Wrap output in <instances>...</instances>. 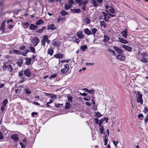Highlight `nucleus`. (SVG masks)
<instances>
[{
  "mask_svg": "<svg viewBox=\"0 0 148 148\" xmlns=\"http://www.w3.org/2000/svg\"><path fill=\"white\" fill-rule=\"evenodd\" d=\"M137 95H136L137 101L138 103H140L141 105H142L143 102V100L142 99L143 95L139 91H138Z\"/></svg>",
  "mask_w": 148,
  "mask_h": 148,
  "instance_id": "nucleus-1",
  "label": "nucleus"
},
{
  "mask_svg": "<svg viewBox=\"0 0 148 148\" xmlns=\"http://www.w3.org/2000/svg\"><path fill=\"white\" fill-rule=\"evenodd\" d=\"M3 69L4 70H7L10 72H12L13 71V69L10 64L4 65Z\"/></svg>",
  "mask_w": 148,
  "mask_h": 148,
  "instance_id": "nucleus-2",
  "label": "nucleus"
},
{
  "mask_svg": "<svg viewBox=\"0 0 148 148\" xmlns=\"http://www.w3.org/2000/svg\"><path fill=\"white\" fill-rule=\"evenodd\" d=\"M32 72L29 69H27L24 71V74L27 77H30L32 75Z\"/></svg>",
  "mask_w": 148,
  "mask_h": 148,
  "instance_id": "nucleus-3",
  "label": "nucleus"
},
{
  "mask_svg": "<svg viewBox=\"0 0 148 148\" xmlns=\"http://www.w3.org/2000/svg\"><path fill=\"white\" fill-rule=\"evenodd\" d=\"M33 40L34 41V47L36 46L40 42L39 38L37 36H35Z\"/></svg>",
  "mask_w": 148,
  "mask_h": 148,
  "instance_id": "nucleus-4",
  "label": "nucleus"
},
{
  "mask_svg": "<svg viewBox=\"0 0 148 148\" xmlns=\"http://www.w3.org/2000/svg\"><path fill=\"white\" fill-rule=\"evenodd\" d=\"M122 47L124 49L128 51L131 52L132 50V47L129 46L123 45L122 46Z\"/></svg>",
  "mask_w": 148,
  "mask_h": 148,
  "instance_id": "nucleus-5",
  "label": "nucleus"
},
{
  "mask_svg": "<svg viewBox=\"0 0 148 148\" xmlns=\"http://www.w3.org/2000/svg\"><path fill=\"white\" fill-rule=\"evenodd\" d=\"M11 138L16 142H17L19 139L18 135L17 134H14L12 135L11 136Z\"/></svg>",
  "mask_w": 148,
  "mask_h": 148,
  "instance_id": "nucleus-6",
  "label": "nucleus"
},
{
  "mask_svg": "<svg viewBox=\"0 0 148 148\" xmlns=\"http://www.w3.org/2000/svg\"><path fill=\"white\" fill-rule=\"evenodd\" d=\"M114 49L116 52H117L118 54H121L123 52V51L121 49L116 46H114Z\"/></svg>",
  "mask_w": 148,
  "mask_h": 148,
  "instance_id": "nucleus-7",
  "label": "nucleus"
},
{
  "mask_svg": "<svg viewBox=\"0 0 148 148\" xmlns=\"http://www.w3.org/2000/svg\"><path fill=\"white\" fill-rule=\"evenodd\" d=\"M83 90L86 92L93 95L95 93V90L94 89L89 90L86 88H84L83 89Z\"/></svg>",
  "mask_w": 148,
  "mask_h": 148,
  "instance_id": "nucleus-8",
  "label": "nucleus"
},
{
  "mask_svg": "<svg viewBox=\"0 0 148 148\" xmlns=\"http://www.w3.org/2000/svg\"><path fill=\"white\" fill-rule=\"evenodd\" d=\"M116 58L117 59H119L121 61H124L125 59V57L123 55H118L116 56Z\"/></svg>",
  "mask_w": 148,
  "mask_h": 148,
  "instance_id": "nucleus-9",
  "label": "nucleus"
},
{
  "mask_svg": "<svg viewBox=\"0 0 148 148\" xmlns=\"http://www.w3.org/2000/svg\"><path fill=\"white\" fill-rule=\"evenodd\" d=\"M118 41L124 44H127L128 43V41L121 38H118Z\"/></svg>",
  "mask_w": 148,
  "mask_h": 148,
  "instance_id": "nucleus-10",
  "label": "nucleus"
},
{
  "mask_svg": "<svg viewBox=\"0 0 148 148\" xmlns=\"http://www.w3.org/2000/svg\"><path fill=\"white\" fill-rule=\"evenodd\" d=\"M56 29V26L53 24H51L48 25L47 29L50 30H53Z\"/></svg>",
  "mask_w": 148,
  "mask_h": 148,
  "instance_id": "nucleus-11",
  "label": "nucleus"
},
{
  "mask_svg": "<svg viewBox=\"0 0 148 148\" xmlns=\"http://www.w3.org/2000/svg\"><path fill=\"white\" fill-rule=\"evenodd\" d=\"M71 11L72 13H78L81 12L80 9L78 8L71 9Z\"/></svg>",
  "mask_w": 148,
  "mask_h": 148,
  "instance_id": "nucleus-12",
  "label": "nucleus"
},
{
  "mask_svg": "<svg viewBox=\"0 0 148 148\" xmlns=\"http://www.w3.org/2000/svg\"><path fill=\"white\" fill-rule=\"evenodd\" d=\"M6 21L4 20L1 23V26L0 27V30H1L3 31H4L5 30V22Z\"/></svg>",
  "mask_w": 148,
  "mask_h": 148,
  "instance_id": "nucleus-13",
  "label": "nucleus"
},
{
  "mask_svg": "<svg viewBox=\"0 0 148 148\" xmlns=\"http://www.w3.org/2000/svg\"><path fill=\"white\" fill-rule=\"evenodd\" d=\"M38 27V26L35 25L33 24H31L30 26H29V29L32 30H34L37 29Z\"/></svg>",
  "mask_w": 148,
  "mask_h": 148,
  "instance_id": "nucleus-14",
  "label": "nucleus"
},
{
  "mask_svg": "<svg viewBox=\"0 0 148 148\" xmlns=\"http://www.w3.org/2000/svg\"><path fill=\"white\" fill-rule=\"evenodd\" d=\"M77 35L80 39L82 38L84 36V35L83 34L82 32L80 31L77 33Z\"/></svg>",
  "mask_w": 148,
  "mask_h": 148,
  "instance_id": "nucleus-15",
  "label": "nucleus"
},
{
  "mask_svg": "<svg viewBox=\"0 0 148 148\" xmlns=\"http://www.w3.org/2000/svg\"><path fill=\"white\" fill-rule=\"evenodd\" d=\"M32 58H25V60H26V62H25V64L27 65H29L31 64V61L32 60Z\"/></svg>",
  "mask_w": 148,
  "mask_h": 148,
  "instance_id": "nucleus-16",
  "label": "nucleus"
},
{
  "mask_svg": "<svg viewBox=\"0 0 148 148\" xmlns=\"http://www.w3.org/2000/svg\"><path fill=\"white\" fill-rule=\"evenodd\" d=\"M66 20V18L65 17H62L61 16H60L58 17L57 21L58 23H60L61 21L62 22H64Z\"/></svg>",
  "mask_w": 148,
  "mask_h": 148,
  "instance_id": "nucleus-17",
  "label": "nucleus"
},
{
  "mask_svg": "<svg viewBox=\"0 0 148 148\" xmlns=\"http://www.w3.org/2000/svg\"><path fill=\"white\" fill-rule=\"evenodd\" d=\"M121 34L123 37L125 38H127V30H124L121 32Z\"/></svg>",
  "mask_w": 148,
  "mask_h": 148,
  "instance_id": "nucleus-18",
  "label": "nucleus"
},
{
  "mask_svg": "<svg viewBox=\"0 0 148 148\" xmlns=\"http://www.w3.org/2000/svg\"><path fill=\"white\" fill-rule=\"evenodd\" d=\"M48 54L50 55L51 56L53 53V49L52 47H51L48 50Z\"/></svg>",
  "mask_w": 148,
  "mask_h": 148,
  "instance_id": "nucleus-19",
  "label": "nucleus"
},
{
  "mask_svg": "<svg viewBox=\"0 0 148 148\" xmlns=\"http://www.w3.org/2000/svg\"><path fill=\"white\" fill-rule=\"evenodd\" d=\"M84 32L85 34H87L88 35L92 34L91 31L89 30L88 28L84 29Z\"/></svg>",
  "mask_w": 148,
  "mask_h": 148,
  "instance_id": "nucleus-20",
  "label": "nucleus"
},
{
  "mask_svg": "<svg viewBox=\"0 0 148 148\" xmlns=\"http://www.w3.org/2000/svg\"><path fill=\"white\" fill-rule=\"evenodd\" d=\"M63 54L59 53L55 55L54 56L56 58H61L63 57Z\"/></svg>",
  "mask_w": 148,
  "mask_h": 148,
  "instance_id": "nucleus-21",
  "label": "nucleus"
},
{
  "mask_svg": "<svg viewBox=\"0 0 148 148\" xmlns=\"http://www.w3.org/2000/svg\"><path fill=\"white\" fill-rule=\"evenodd\" d=\"M102 13L104 17L103 19L105 20L106 22L108 21V19L107 18V16L108 17V16L107 14L104 12H102Z\"/></svg>",
  "mask_w": 148,
  "mask_h": 148,
  "instance_id": "nucleus-22",
  "label": "nucleus"
},
{
  "mask_svg": "<svg viewBox=\"0 0 148 148\" xmlns=\"http://www.w3.org/2000/svg\"><path fill=\"white\" fill-rule=\"evenodd\" d=\"M103 37L104 38L103 40V41L105 43L107 42L110 40L109 38L106 35H104Z\"/></svg>",
  "mask_w": 148,
  "mask_h": 148,
  "instance_id": "nucleus-23",
  "label": "nucleus"
},
{
  "mask_svg": "<svg viewBox=\"0 0 148 148\" xmlns=\"http://www.w3.org/2000/svg\"><path fill=\"white\" fill-rule=\"evenodd\" d=\"M44 23V21L42 19H40L38 20L35 23V24L36 25H40L41 24L43 23Z\"/></svg>",
  "mask_w": 148,
  "mask_h": 148,
  "instance_id": "nucleus-24",
  "label": "nucleus"
},
{
  "mask_svg": "<svg viewBox=\"0 0 148 148\" xmlns=\"http://www.w3.org/2000/svg\"><path fill=\"white\" fill-rule=\"evenodd\" d=\"M84 23L86 24H89L90 23V20L88 17H87L84 21Z\"/></svg>",
  "mask_w": 148,
  "mask_h": 148,
  "instance_id": "nucleus-25",
  "label": "nucleus"
},
{
  "mask_svg": "<svg viewBox=\"0 0 148 148\" xmlns=\"http://www.w3.org/2000/svg\"><path fill=\"white\" fill-rule=\"evenodd\" d=\"M140 54L142 56V58L145 57V56H147V52H143V53H141L140 52H138V55H139Z\"/></svg>",
  "mask_w": 148,
  "mask_h": 148,
  "instance_id": "nucleus-26",
  "label": "nucleus"
},
{
  "mask_svg": "<svg viewBox=\"0 0 148 148\" xmlns=\"http://www.w3.org/2000/svg\"><path fill=\"white\" fill-rule=\"evenodd\" d=\"M52 44L53 45L56 47H59L60 45L59 43L57 41H53L52 43Z\"/></svg>",
  "mask_w": 148,
  "mask_h": 148,
  "instance_id": "nucleus-27",
  "label": "nucleus"
},
{
  "mask_svg": "<svg viewBox=\"0 0 148 148\" xmlns=\"http://www.w3.org/2000/svg\"><path fill=\"white\" fill-rule=\"evenodd\" d=\"M72 40L73 42H75L77 43V44L79 43L80 41V40L78 39L77 38L75 37H73L72 38Z\"/></svg>",
  "mask_w": 148,
  "mask_h": 148,
  "instance_id": "nucleus-28",
  "label": "nucleus"
},
{
  "mask_svg": "<svg viewBox=\"0 0 148 148\" xmlns=\"http://www.w3.org/2000/svg\"><path fill=\"white\" fill-rule=\"evenodd\" d=\"M71 7V6L67 5L66 3L65 4L64 8L65 10H68Z\"/></svg>",
  "mask_w": 148,
  "mask_h": 148,
  "instance_id": "nucleus-29",
  "label": "nucleus"
},
{
  "mask_svg": "<svg viewBox=\"0 0 148 148\" xmlns=\"http://www.w3.org/2000/svg\"><path fill=\"white\" fill-rule=\"evenodd\" d=\"M18 66H21L23 63V60L22 59H19L16 62Z\"/></svg>",
  "mask_w": 148,
  "mask_h": 148,
  "instance_id": "nucleus-30",
  "label": "nucleus"
},
{
  "mask_svg": "<svg viewBox=\"0 0 148 148\" xmlns=\"http://www.w3.org/2000/svg\"><path fill=\"white\" fill-rule=\"evenodd\" d=\"M71 106V105L70 103L68 102H66V103L64 108L66 109H68L70 108Z\"/></svg>",
  "mask_w": 148,
  "mask_h": 148,
  "instance_id": "nucleus-31",
  "label": "nucleus"
},
{
  "mask_svg": "<svg viewBox=\"0 0 148 148\" xmlns=\"http://www.w3.org/2000/svg\"><path fill=\"white\" fill-rule=\"evenodd\" d=\"M8 99L7 98L5 99L2 103V105L6 106V104L8 103Z\"/></svg>",
  "mask_w": 148,
  "mask_h": 148,
  "instance_id": "nucleus-32",
  "label": "nucleus"
},
{
  "mask_svg": "<svg viewBox=\"0 0 148 148\" xmlns=\"http://www.w3.org/2000/svg\"><path fill=\"white\" fill-rule=\"evenodd\" d=\"M60 13L62 16H64L68 14V12L63 10L60 12Z\"/></svg>",
  "mask_w": 148,
  "mask_h": 148,
  "instance_id": "nucleus-33",
  "label": "nucleus"
},
{
  "mask_svg": "<svg viewBox=\"0 0 148 148\" xmlns=\"http://www.w3.org/2000/svg\"><path fill=\"white\" fill-rule=\"evenodd\" d=\"M91 1L94 7H96L98 6L95 0H92Z\"/></svg>",
  "mask_w": 148,
  "mask_h": 148,
  "instance_id": "nucleus-34",
  "label": "nucleus"
},
{
  "mask_svg": "<svg viewBox=\"0 0 148 148\" xmlns=\"http://www.w3.org/2000/svg\"><path fill=\"white\" fill-rule=\"evenodd\" d=\"M13 51L14 53H16L17 55H20L21 54L22 52L21 51H20L18 50H13Z\"/></svg>",
  "mask_w": 148,
  "mask_h": 148,
  "instance_id": "nucleus-35",
  "label": "nucleus"
},
{
  "mask_svg": "<svg viewBox=\"0 0 148 148\" xmlns=\"http://www.w3.org/2000/svg\"><path fill=\"white\" fill-rule=\"evenodd\" d=\"M80 48L83 51H84L87 48V47L86 45H84L81 46Z\"/></svg>",
  "mask_w": 148,
  "mask_h": 148,
  "instance_id": "nucleus-36",
  "label": "nucleus"
},
{
  "mask_svg": "<svg viewBox=\"0 0 148 148\" xmlns=\"http://www.w3.org/2000/svg\"><path fill=\"white\" fill-rule=\"evenodd\" d=\"M140 61L143 62L147 63L148 62V60L147 58L145 57L142 58V59L140 60Z\"/></svg>",
  "mask_w": 148,
  "mask_h": 148,
  "instance_id": "nucleus-37",
  "label": "nucleus"
},
{
  "mask_svg": "<svg viewBox=\"0 0 148 148\" xmlns=\"http://www.w3.org/2000/svg\"><path fill=\"white\" fill-rule=\"evenodd\" d=\"M23 25L24 26V27L25 28H27L29 26V23L28 22H26L25 23L23 24Z\"/></svg>",
  "mask_w": 148,
  "mask_h": 148,
  "instance_id": "nucleus-38",
  "label": "nucleus"
},
{
  "mask_svg": "<svg viewBox=\"0 0 148 148\" xmlns=\"http://www.w3.org/2000/svg\"><path fill=\"white\" fill-rule=\"evenodd\" d=\"M95 116H96L97 118H99L102 116V115L99 112H95Z\"/></svg>",
  "mask_w": 148,
  "mask_h": 148,
  "instance_id": "nucleus-39",
  "label": "nucleus"
},
{
  "mask_svg": "<svg viewBox=\"0 0 148 148\" xmlns=\"http://www.w3.org/2000/svg\"><path fill=\"white\" fill-rule=\"evenodd\" d=\"M68 71L66 70L64 68L62 69H61L60 70V72L64 74H65L66 73H67Z\"/></svg>",
  "mask_w": 148,
  "mask_h": 148,
  "instance_id": "nucleus-40",
  "label": "nucleus"
},
{
  "mask_svg": "<svg viewBox=\"0 0 148 148\" xmlns=\"http://www.w3.org/2000/svg\"><path fill=\"white\" fill-rule=\"evenodd\" d=\"M108 11L111 13H114L115 12L114 9L112 7L110 8V9H108Z\"/></svg>",
  "mask_w": 148,
  "mask_h": 148,
  "instance_id": "nucleus-41",
  "label": "nucleus"
},
{
  "mask_svg": "<svg viewBox=\"0 0 148 148\" xmlns=\"http://www.w3.org/2000/svg\"><path fill=\"white\" fill-rule=\"evenodd\" d=\"M138 116L139 118L140 119V120H142L143 119V115L142 113H140L138 114Z\"/></svg>",
  "mask_w": 148,
  "mask_h": 148,
  "instance_id": "nucleus-42",
  "label": "nucleus"
},
{
  "mask_svg": "<svg viewBox=\"0 0 148 148\" xmlns=\"http://www.w3.org/2000/svg\"><path fill=\"white\" fill-rule=\"evenodd\" d=\"M74 3V1L73 0H69L68 1V4L69 5L71 6Z\"/></svg>",
  "mask_w": 148,
  "mask_h": 148,
  "instance_id": "nucleus-43",
  "label": "nucleus"
},
{
  "mask_svg": "<svg viewBox=\"0 0 148 148\" xmlns=\"http://www.w3.org/2000/svg\"><path fill=\"white\" fill-rule=\"evenodd\" d=\"M53 101L52 100L50 99L49 100V101L48 102H47L46 105V106L47 107H49L50 106L49 105V104L53 102Z\"/></svg>",
  "mask_w": 148,
  "mask_h": 148,
  "instance_id": "nucleus-44",
  "label": "nucleus"
},
{
  "mask_svg": "<svg viewBox=\"0 0 148 148\" xmlns=\"http://www.w3.org/2000/svg\"><path fill=\"white\" fill-rule=\"evenodd\" d=\"M145 124L146 125L148 121V114H147L144 119Z\"/></svg>",
  "mask_w": 148,
  "mask_h": 148,
  "instance_id": "nucleus-45",
  "label": "nucleus"
},
{
  "mask_svg": "<svg viewBox=\"0 0 148 148\" xmlns=\"http://www.w3.org/2000/svg\"><path fill=\"white\" fill-rule=\"evenodd\" d=\"M48 36L47 35H45L43 36L42 40L46 41L48 39Z\"/></svg>",
  "mask_w": 148,
  "mask_h": 148,
  "instance_id": "nucleus-46",
  "label": "nucleus"
},
{
  "mask_svg": "<svg viewBox=\"0 0 148 148\" xmlns=\"http://www.w3.org/2000/svg\"><path fill=\"white\" fill-rule=\"evenodd\" d=\"M143 112L145 114H146L148 112V108L147 107L144 108L143 110Z\"/></svg>",
  "mask_w": 148,
  "mask_h": 148,
  "instance_id": "nucleus-47",
  "label": "nucleus"
},
{
  "mask_svg": "<svg viewBox=\"0 0 148 148\" xmlns=\"http://www.w3.org/2000/svg\"><path fill=\"white\" fill-rule=\"evenodd\" d=\"M64 68L68 71L69 68V67L68 65L66 64L64 65Z\"/></svg>",
  "mask_w": 148,
  "mask_h": 148,
  "instance_id": "nucleus-48",
  "label": "nucleus"
},
{
  "mask_svg": "<svg viewBox=\"0 0 148 148\" xmlns=\"http://www.w3.org/2000/svg\"><path fill=\"white\" fill-rule=\"evenodd\" d=\"M64 68L68 71L69 68V67L68 65L66 64L64 65Z\"/></svg>",
  "mask_w": 148,
  "mask_h": 148,
  "instance_id": "nucleus-49",
  "label": "nucleus"
},
{
  "mask_svg": "<svg viewBox=\"0 0 148 148\" xmlns=\"http://www.w3.org/2000/svg\"><path fill=\"white\" fill-rule=\"evenodd\" d=\"M24 91H25V93L26 94H27L28 95H29V94H30L31 93V91L27 89H25Z\"/></svg>",
  "mask_w": 148,
  "mask_h": 148,
  "instance_id": "nucleus-50",
  "label": "nucleus"
},
{
  "mask_svg": "<svg viewBox=\"0 0 148 148\" xmlns=\"http://www.w3.org/2000/svg\"><path fill=\"white\" fill-rule=\"evenodd\" d=\"M26 48L25 46L23 45L21 46L19 48V49L21 51H23Z\"/></svg>",
  "mask_w": 148,
  "mask_h": 148,
  "instance_id": "nucleus-51",
  "label": "nucleus"
},
{
  "mask_svg": "<svg viewBox=\"0 0 148 148\" xmlns=\"http://www.w3.org/2000/svg\"><path fill=\"white\" fill-rule=\"evenodd\" d=\"M92 34L95 35L97 31V29L96 28H93L92 29Z\"/></svg>",
  "mask_w": 148,
  "mask_h": 148,
  "instance_id": "nucleus-52",
  "label": "nucleus"
},
{
  "mask_svg": "<svg viewBox=\"0 0 148 148\" xmlns=\"http://www.w3.org/2000/svg\"><path fill=\"white\" fill-rule=\"evenodd\" d=\"M29 48H30V50H31V51L32 52H33V53H35V49H34V48L33 47H30Z\"/></svg>",
  "mask_w": 148,
  "mask_h": 148,
  "instance_id": "nucleus-53",
  "label": "nucleus"
},
{
  "mask_svg": "<svg viewBox=\"0 0 148 148\" xmlns=\"http://www.w3.org/2000/svg\"><path fill=\"white\" fill-rule=\"evenodd\" d=\"M108 18H110L111 17H114L115 16V15L112 14L110 13H108Z\"/></svg>",
  "mask_w": 148,
  "mask_h": 148,
  "instance_id": "nucleus-54",
  "label": "nucleus"
},
{
  "mask_svg": "<svg viewBox=\"0 0 148 148\" xmlns=\"http://www.w3.org/2000/svg\"><path fill=\"white\" fill-rule=\"evenodd\" d=\"M100 131L101 134L103 133L104 131V128L103 126H101V127L100 128Z\"/></svg>",
  "mask_w": 148,
  "mask_h": 148,
  "instance_id": "nucleus-55",
  "label": "nucleus"
},
{
  "mask_svg": "<svg viewBox=\"0 0 148 148\" xmlns=\"http://www.w3.org/2000/svg\"><path fill=\"white\" fill-rule=\"evenodd\" d=\"M108 51L110 52L111 53H112L113 54V55L114 56H116V54L115 53V52L114 51H113V50H112L110 49H108Z\"/></svg>",
  "mask_w": 148,
  "mask_h": 148,
  "instance_id": "nucleus-56",
  "label": "nucleus"
},
{
  "mask_svg": "<svg viewBox=\"0 0 148 148\" xmlns=\"http://www.w3.org/2000/svg\"><path fill=\"white\" fill-rule=\"evenodd\" d=\"M23 75V71H21L19 72L18 74V76L19 77H22Z\"/></svg>",
  "mask_w": 148,
  "mask_h": 148,
  "instance_id": "nucleus-57",
  "label": "nucleus"
},
{
  "mask_svg": "<svg viewBox=\"0 0 148 148\" xmlns=\"http://www.w3.org/2000/svg\"><path fill=\"white\" fill-rule=\"evenodd\" d=\"M101 25L104 27V28H105L106 27V24L104 22V21H102L101 22Z\"/></svg>",
  "mask_w": 148,
  "mask_h": 148,
  "instance_id": "nucleus-58",
  "label": "nucleus"
},
{
  "mask_svg": "<svg viewBox=\"0 0 148 148\" xmlns=\"http://www.w3.org/2000/svg\"><path fill=\"white\" fill-rule=\"evenodd\" d=\"M68 100L70 102H72V97L71 96H68L67 97Z\"/></svg>",
  "mask_w": 148,
  "mask_h": 148,
  "instance_id": "nucleus-59",
  "label": "nucleus"
},
{
  "mask_svg": "<svg viewBox=\"0 0 148 148\" xmlns=\"http://www.w3.org/2000/svg\"><path fill=\"white\" fill-rule=\"evenodd\" d=\"M5 106H3V105H2L1 106V110L2 113L3 112V111L5 110Z\"/></svg>",
  "mask_w": 148,
  "mask_h": 148,
  "instance_id": "nucleus-60",
  "label": "nucleus"
},
{
  "mask_svg": "<svg viewBox=\"0 0 148 148\" xmlns=\"http://www.w3.org/2000/svg\"><path fill=\"white\" fill-rule=\"evenodd\" d=\"M57 76V75L56 74H53L50 76V78L51 79L55 78Z\"/></svg>",
  "mask_w": 148,
  "mask_h": 148,
  "instance_id": "nucleus-61",
  "label": "nucleus"
},
{
  "mask_svg": "<svg viewBox=\"0 0 148 148\" xmlns=\"http://www.w3.org/2000/svg\"><path fill=\"white\" fill-rule=\"evenodd\" d=\"M52 99H54V100H55L56 99V95H53L51 96L50 97Z\"/></svg>",
  "mask_w": 148,
  "mask_h": 148,
  "instance_id": "nucleus-62",
  "label": "nucleus"
},
{
  "mask_svg": "<svg viewBox=\"0 0 148 148\" xmlns=\"http://www.w3.org/2000/svg\"><path fill=\"white\" fill-rule=\"evenodd\" d=\"M21 79L20 80L19 83H23V82H24L25 81V80L24 79V77H21Z\"/></svg>",
  "mask_w": 148,
  "mask_h": 148,
  "instance_id": "nucleus-63",
  "label": "nucleus"
},
{
  "mask_svg": "<svg viewBox=\"0 0 148 148\" xmlns=\"http://www.w3.org/2000/svg\"><path fill=\"white\" fill-rule=\"evenodd\" d=\"M43 32V31L41 29H39V30L36 31V32L39 34H40V33H42Z\"/></svg>",
  "mask_w": 148,
  "mask_h": 148,
  "instance_id": "nucleus-64",
  "label": "nucleus"
}]
</instances>
